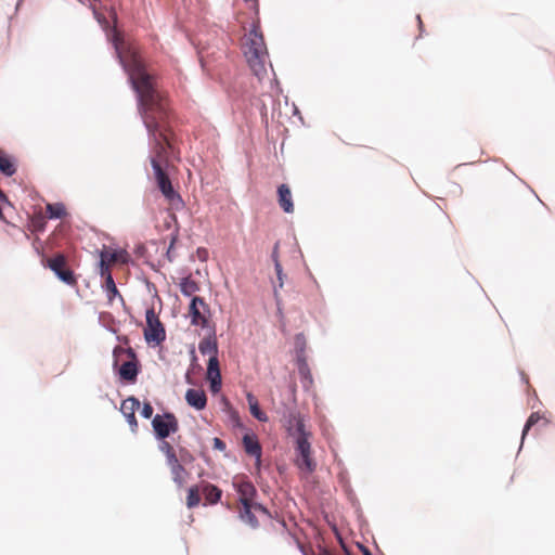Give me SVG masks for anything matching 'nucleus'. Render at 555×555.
<instances>
[{
  "label": "nucleus",
  "instance_id": "nucleus-14",
  "mask_svg": "<svg viewBox=\"0 0 555 555\" xmlns=\"http://www.w3.org/2000/svg\"><path fill=\"white\" fill-rule=\"evenodd\" d=\"M243 446L244 450L247 454L255 456L257 459V463H260L261 457V446L254 435H245L243 437Z\"/></svg>",
  "mask_w": 555,
  "mask_h": 555
},
{
  "label": "nucleus",
  "instance_id": "nucleus-24",
  "mask_svg": "<svg viewBox=\"0 0 555 555\" xmlns=\"http://www.w3.org/2000/svg\"><path fill=\"white\" fill-rule=\"evenodd\" d=\"M201 485L199 486H193L189 489L188 491V496H186V506L189 508H194L196 507L199 502H201V496H199V493H201Z\"/></svg>",
  "mask_w": 555,
  "mask_h": 555
},
{
  "label": "nucleus",
  "instance_id": "nucleus-22",
  "mask_svg": "<svg viewBox=\"0 0 555 555\" xmlns=\"http://www.w3.org/2000/svg\"><path fill=\"white\" fill-rule=\"evenodd\" d=\"M104 289L106 292V296L109 304H113L116 297H119V299L124 301L122 296L119 294V291L116 287L113 275H108V279L105 280Z\"/></svg>",
  "mask_w": 555,
  "mask_h": 555
},
{
  "label": "nucleus",
  "instance_id": "nucleus-29",
  "mask_svg": "<svg viewBox=\"0 0 555 555\" xmlns=\"http://www.w3.org/2000/svg\"><path fill=\"white\" fill-rule=\"evenodd\" d=\"M274 268H275V272H276V276H278V280H279V286L280 287H283V284H284V274H283V269H282V264L280 261H276V263L274 264Z\"/></svg>",
  "mask_w": 555,
  "mask_h": 555
},
{
  "label": "nucleus",
  "instance_id": "nucleus-2",
  "mask_svg": "<svg viewBox=\"0 0 555 555\" xmlns=\"http://www.w3.org/2000/svg\"><path fill=\"white\" fill-rule=\"evenodd\" d=\"M241 49L249 68L261 80L267 76L269 54L258 20L251 22L249 29H245L241 39Z\"/></svg>",
  "mask_w": 555,
  "mask_h": 555
},
{
  "label": "nucleus",
  "instance_id": "nucleus-8",
  "mask_svg": "<svg viewBox=\"0 0 555 555\" xmlns=\"http://www.w3.org/2000/svg\"><path fill=\"white\" fill-rule=\"evenodd\" d=\"M208 312V306L202 297L194 296L189 307V315L191 318V324L195 326L206 327Z\"/></svg>",
  "mask_w": 555,
  "mask_h": 555
},
{
  "label": "nucleus",
  "instance_id": "nucleus-28",
  "mask_svg": "<svg viewBox=\"0 0 555 555\" xmlns=\"http://www.w3.org/2000/svg\"><path fill=\"white\" fill-rule=\"evenodd\" d=\"M111 266L112 263H108L106 259L100 258L99 272L101 278L104 279V281L108 279V275H112Z\"/></svg>",
  "mask_w": 555,
  "mask_h": 555
},
{
  "label": "nucleus",
  "instance_id": "nucleus-1",
  "mask_svg": "<svg viewBox=\"0 0 555 555\" xmlns=\"http://www.w3.org/2000/svg\"><path fill=\"white\" fill-rule=\"evenodd\" d=\"M114 26L108 33L120 64L129 76L138 95V108L152 142L151 165L158 189L170 205L182 204L164 170L172 151L173 133L170 126L171 111L167 94L160 90L156 77L146 68L137 43L126 41L116 27L117 14L113 12Z\"/></svg>",
  "mask_w": 555,
  "mask_h": 555
},
{
  "label": "nucleus",
  "instance_id": "nucleus-26",
  "mask_svg": "<svg viewBox=\"0 0 555 555\" xmlns=\"http://www.w3.org/2000/svg\"><path fill=\"white\" fill-rule=\"evenodd\" d=\"M159 449H160V451L166 456L167 465L169 463L175 462V461L178 460L176 451H175L173 447L169 442L163 441V443L160 444Z\"/></svg>",
  "mask_w": 555,
  "mask_h": 555
},
{
  "label": "nucleus",
  "instance_id": "nucleus-27",
  "mask_svg": "<svg viewBox=\"0 0 555 555\" xmlns=\"http://www.w3.org/2000/svg\"><path fill=\"white\" fill-rule=\"evenodd\" d=\"M57 278L63 281L64 283L68 285H75L77 283L76 278L74 276V273L70 269L67 267L63 269L59 274H56Z\"/></svg>",
  "mask_w": 555,
  "mask_h": 555
},
{
  "label": "nucleus",
  "instance_id": "nucleus-35",
  "mask_svg": "<svg viewBox=\"0 0 555 555\" xmlns=\"http://www.w3.org/2000/svg\"><path fill=\"white\" fill-rule=\"evenodd\" d=\"M173 244H175V238L171 241V244H170L169 249H168V251H167V254H168V255L170 254V250H171V248H172Z\"/></svg>",
  "mask_w": 555,
  "mask_h": 555
},
{
  "label": "nucleus",
  "instance_id": "nucleus-11",
  "mask_svg": "<svg viewBox=\"0 0 555 555\" xmlns=\"http://www.w3.org/2000/svg\"><path fill=\"white\" fill-rule=\"evenodd\" d=\"M278 202L280 207L286 214H292L294 211L292 191L287 184H281L278 188Z\"/></svg>",
  "mask_w": 555,
  "mask_h": 555
},
{
  "label": "nucleus",
  "instance_id": "nucleus-25",
  "mask_svg": "<svg viewBox=\"0 0 555 555\" xmlns=\"http://www.w3.org/2000/svg\"><path fill=\"white\" fill-rule=\"evenodd\" d=\"M46 212L50 219L63 218L66 215V210L63 204H48Z\"/></svg>",
  "mask_w": 555,
  "mask_h": 555
},
{
  "label": "nucleus",
  "instance_id": "nucleus-20",
  "mask_svg": "<svg viewBox=\"0 0 555 555\" xmlns=\"http://www.w3.org/2000/svg\"><path fill=\"white\" fill-rule=\"evenodd\" d=\"M179 286L181 293L184 296H193L196 292L199 291V284L191 278L181 279Z\"/></svg>",
  "mask_w": 555,
  "mask_h": 555
},
{
  "label": "nucleus",
  "instance_id": "nucleus-12",
  "mask_svg": "<svg viewBox=\"0 0 555 555\" xmlns=\"http://www.w3.org/2000/svg\"><path fill=\"white\" fill-rule=\"evenodd\" d=\"M185 400L189 405L196 410H203L207 403L206 393L199 389H189L185 393Z\"/></svg>",
  "mask_w": 555,
  "mask_h": 555
},
{
  "label": "nucleus",
  "instance_id": "nucleus-21",
  "mask_svg": "<svg viewBox=\"0 0 555 555\" xmlns=\"http://www.w3.org/2000/svg\"><path fill=\"white\" fill-rule=\"evenodd\" d=\"M202 354H208L209 358L218 357L217 343L210 338H204L198 345Z\"/></svg>",
  "mask_w": 555,
  "mask_h": 555
},
{
  "label": "nucleus",
  "instance_id": "nucleus-15",
  "mask_svg": "<svg viewBox=\"0 0 555 555\" xmlns=\"http://www.w3.org/2000/svg\"><path fill=\"white\" fill-rule=\"evenodd\" d=\"M201 491L209 504H217L222 495L221 489H219L217 486L203 481L201 483Z\"/></svg>",
  "mask_w": 555,
  "mask_h": 555
},
{
  "label": "nucleus",
  "instance_id": "nucleus-16",
  "mask_svg": "<svg viewBox=\"0 0 555 555\" xmlns=\"http://www.w3.org/2000/svg\"><path fill=\"white\" fill-rule=\"evenodd\" d=\"M100 258H104L108 261V263H127L129 259V255L126 250H108L106 248H103L100 251Z\"/></svg>",
  "mask_w": 555,
  "mask_h": 555
},
{
  "label": "nucleus",
  "instance_id": "nucleus-5",
  "mask_svg": "<svg viewBox=\"0 0 555 555\" xmlns=\"http://www.w3.org/2000/svg\"><path fill=\"white\" fill-rule=\"evenodd\" d=\"M113 357L115 367L122 361L118 371L120 378L133 383L139 373L138 360L133 349L116 346L113 350Z\"/></svg>",
  "mask_w": 555,
  "mask_h": 555
},
{
  "label": "nucleus",
  "instance_id": "nucleus-23",
  "mask_svg": "<svg viewBox=\"0 0 555 555\" xmlns=\"http://www.w3.org/2000/svg\"><path fill=\"white\" fill-rule=\"evenodd\" d=\"M47 266L55 273L59 274L66 268V258L62 254H57L52 258L47 259Z\"/></svg>",
  "mask_w": 555,
  "mask_h": 555
},
{
  "label": "nucleus",
  "instance_id": "nucleus-17",
  "mask_svg": "<svg viewBox=\"0 0 555 555\" xmlns=\"http://www.w3.org/2000/svg\"><path fill=\"white\" fill-rule=\"evenodd\" d=\"M246 400L249 405L250 414L259 422H268V415L263 411H261L257 398L251 392H247Z\"/></svg>",
  "mask_w": 555,
  "mask_h": 555
},
{
  "label": "nucleus",
  "instance_id": "nucleus-32",
  "mask_svg": "<svg viewBox=\"0 0 555 555\" xmlns=\"http://www.w3.org/2000/svg\"><path fill=\"white\" fill-rule=\"evenodd\" d=\"M214 441H215V443H214L215 448L220 449V450L224 449L225 446L222 440H220L219 438H215Z\"/></svg>",
  "mask_w": 555,
  "mask_h": 555
},
{
  "label": "nucleus",
  "instance_id": "nucleus-31",
  "mask_svg": "<svg viewBox=\"0 0 555 555\" xmlns=\"http://www.w3.org/2000/svg\"><path fill=\"white\" fill-rule=\"evenodd\" d=\"M271 258H272L274 264L276 263V261H280L279 260V243H275V245H274Z\"/></svg>",
  "mask_w": 555,
  "mask_h": 555
},
{
  "label": "nucleus",
  "instance_id": "nucleus-34",
  "mask_svg": "<svg viewBox=\"0 0 555 555\" xmlns=\"http://www.w3.org/2000/svg\"><path fill=\"white\" fill-rule=\"evenodd\" d=\"M43 224H44V222H40V223H37V224H35V225H36V228H37L38 230H42V229H43Z\"/></svg>",
  "mask_w": 555,
  "mask_h": 555
},
{
  "label": "nucleus",
  "instance_id": "nucleus-18",
  "mask_svg": "<svg viewBox=\"0 0 555 555\" xmlns=\"http://www.w3.org/2000/svg\"><path fill=\"white\" fill-rule=\"evenodd\" d=\"M0 172L8 177H11L16 172V166L13 158L2 150H0Z\"/></svg>",
  "mask_w": 555,
  "mask_h": 555
},
{
  "label": "nucleus",
  "instance_id": "nucleus-19",
  "mask_svg": "<svg viewBox=\"0 0 555 555\" xmlns=\"http://www.w3.org/2000/svg\"><path fill=\"white\" fill-rule=\"evenodd\" d=\"M548 424V420L545 417L544 414H541L540 412H533L528 417L526 425L522 430V439L528 434V431L535 425H541L542 427L546 426Z\"/></svg>",
  "mask_w": 555,
  "mask_h": 555
},
{
  "label": "nucleus",
  "instance_id": "nucleus-3",
  "mask_svg": "<svg viewBox=\"0 0 555 555\" xmlns=\"http://www.w3.org/2000/svg\"><path fill=\"white\" fill-rule=\"evenodd\" d=\"M233 488L238 494L240 518L251 528H257L259 522L256 513L269 516L268 509L256 502L257 490L246 476H235L232 481Z\"/></svg>",
  "mask_w": 555,
  "mask_h": 555
},
{
  "label": "nucleus",
  "instance_id": "nucleus-6",
  "mask_svg": "<svg viewBox=\"0 0 555 555\" xmlns=\"http://www.w3.org/2000/svg\"><path fill=\"white\" fill-rule=\"evenodd\" d=\"M146 326L144 328V338L151 344L159 345L166 338L165 327L159 321L158 315L155 313L154 308H150L145 313Z\"/></svg>",
  "mask_w": 555,
  "mask_h": 555
},
{
  "label": "nucleus",
  "instance_id": "nucleus-7",
  "mask_svg": "<svg viewBox=\"0 0 555 555\" xmlns=\"http://www.w3.org/2000/svg\"><path fill=\"white\" fill-rule=\"evenodd\" d=\"M152 426L158 439H165L171 433H176L179 429L178 420L171 413L155 415L152 421Z\"/></svg>",
  "mask_w": 555,
  "mask_h": 555
},
{
  "label": "nucleus",
  "instance_id": "nucleus-10",
  "mask_svg": "<svg viewBox=\"0 0 555 555\" xmlns=\"http://www.w3.org/2000/svg\"><path fill=\"white\" fill-rule=\"evenodd\" d=\"M207 379L210 382L211 391L218 392L221 388V373L218 357L209 358L208 360Z\"/></svg>",
  "mask_w": 555,
  "mask_h": 555
},
{
  "label": "nucleus",
  "instance_id": "nucleus-9",
  "mask_svg": "<svg viewBox=\"0 0 555 555\" xmlns=\"http://www.w3.org/2000/svg\"><path fill=\"white\" fill-rule=\"evenodd\" d=\"M140 408V401L134 397H129L121 402L120 410L125 415L131 430L134 433L138 429V422L135 418V411Z\"/></svg>",
  "mask_w": 555,
  "mask_h": 555
},
{
  "label": "nucleus",
  "instance_id": "nucleus-33",
  "mask_svg": "<svg viewBox=\"0 0 555 555\" xmlns=\"http://www.w3.org/2000/svg\"><path fill=\"white\" fill-rule=\"evenodd\" d=\"M360 548L362 550L363 555H372V553H371V552L369 551V548H366L365 546L360 545Z\"/></svg>",
  "mask_w": 555,
  "mask_h": 555
},
{
  "label": "nucleus",
  "instance_id": "nucleus-13",
  "mask_svg": "<svg viewBox=\"0 0 555 555\" xmlns=\"http://www.w3.org/2000/svg\"><path fill=\"white\" fill-rule=\"evenodd\" d=\"M168 466L170 468L173 482L177 485L178 488H183L186 482V477L189 475L186 469L180 464L179 460L169 463Z\"/></svg>",
  "mask_w": 555,
  "mask_h": 555
},
{
  "label": "nucleus",
  "instance_id": "nucleus-30",
  "mask_svg": "<svg viewBox=\"0 0 555 555\" xmlns=\"http://www.w3.org/2000/svg\"><path fill=\"white\" fill-rule=\"evenodd\" d=\"M141 415L144 417V418H150L152 417L153 415V406L151 405L150 402H145L143 404V408H142V411H141Z\"/></svg>",
  "mask_w": 555,
  "mask_h": 555
},
{
  "label": "nucleus",
  "instance_id": "nucleus-4",
  "mask_svg": "<svg viewBox=\"0 0 555 555\" xmlns=\"http://www.w3.org/2000/svg\"><path fill=\"white\" fill-rule=\"evenodd\" d=\"M296 434V465L306 473H312L317 463L311 454V444L309 442L310 433L306 430L305 422L300 416L294 417Z\"/></svg>",
  "mask_w": 555,
  "mask_h": 555
},
{
  "label": "nucleus",
  "instance_id": "nucleus-36",
  "mask_svg": "<svg viewBox=\"0 0 555 555\" xmlns=\"http://www.w3.org/2000/svg\"><path fill=\"white\" fill-rule=\"evenodd\" d=\"M321 555H331L328 552H323Z\"/></svg>",
  "mask_w": 555,
  "mask_h": 555
}]
</instances>
